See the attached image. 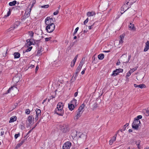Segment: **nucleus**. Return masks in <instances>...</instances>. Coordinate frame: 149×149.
<instances>
[{"instance_id": "nucleus-64", "label": "nucleus", "mask_w": 149, "mask_h": 149, "mask_svg": "<svg viewBox=\"0 0 149 149\" xmlns=\"http://www.w3.org/2000/svg\"><path fill=\"white\" fill-rule=\"evenodd\" d=\"M77 92H76L75 93V97L77 95Z\"/></svg>"}, {"instance_id": "nucleus-14", "label": "nucleus", "mask_w": 149, "mask_h": 149, "mask_svg": "<svg viewBox=\"0 0 149 149\" xmlns=\"http://www.w3.org/2000/svg\"><path fill=\"white\" fill-rule=\"evenodd\" d=\"M125 35L124 34H123L120 36V40L119 41V44H122L123 42V40L124 38Z\"/></svg>"}, {"instance_id": "nucleus-30", "label": "nucleus", "mask_w": 149, "mask_h": 149, "mask_svg": "<svg viewBox=\"0 0 149 149\" xmlns=\"http://www.w3.org/2000/svg\"><path fill=\"white\" fill-rule=\"evenodd\" d=\"M129 27L130 29L131 30H134V27L133 24H132L131 23H130L129 25Z\"/></svg>"}, {"instance_id": "nucleus-8", "label": "nucleus", "mask_w": 149, "mask_h": 149, "mask_svg": "<svg viewBox=\"0 0 149 149\" xmlns=\"http://www.w3.org/2000/svg\"><path fill=\"white\" fill-rule=\"evenodd\" d=\"M74 98L68 104V107L71 111H72L74 109Z\"/></svg>"}, {"instance_id": "nucleus-1", "label": "nucleus", "mask_w": 149, "mask_h": 149, "mask_svg": "<svg viewBox=\"0 0 149 149\" xmlns=\"http://www.w3.org/2000/svg\"><path fill=\"white\" fill-rule=\"evenodd\" d=\"M63 104L62 102H58L57 104L56 109L55 110V113L60 116H62L64 113L63 110Z\"/></svg>"}, {"instance_id": "nucleus-57", "label": "nucleus", "mask_w": 149, "mask_h": 149, "mask_svg": "<svg viewBox=\"0 0 149 149\" xmlns=\"http://www.w3.org/2000/svg\"><path fill=\"white\" fill-rule=\"evenodd\" d=\"M79 29V27H77L75 29V33L77 32Z\"/></svg>"}, {"instance_id": "nucleus-22", "label": "nucleus", "mask_w": 149, "mask_h": 149, "mask_svg": "<svg viewBox=\"0 0 149 149\" xmlns=\"http://www.w3.org/2000/svg\"><path fill=\"white\" fill-rule=\"evenodd\" d=\"M25 140L26 139H23L21 140L20 141L19 143L17 144L16 147L17 148L20 147L25 141Z\"/></svg>"}, {"instance_id": "nucleus-7", "label": "nucleus", "mask_w": 149, "mask_h": 149, "mask_svg": "<svg viewBox=\"0 0 149 149\" xmlns=\"http://www.w3.org/2000/svg\"><path fill=\"white\" fill-rule=\"evenodd\" d=\"M60 130L63 132H66L69 130V128L67 125L65 124H63L60 126Z\"/></svg>"}, {"instance_id": "nucleus-32", "label": "nucleus", "mask_w": 149, "mask_h": 149, "mask_svg": "<svg viewBox=\"0 0 149 149\" xmlns=\"http://www.w3.org/2000/svg\"><path fill=\"white\" fill-rule=\"evenodd\" d=\"M33 32L32 31H29L28 32V34L30 38H32L33 36Z\"/></svg>"}, {"instance_id": "nucleus-4", "label": "nucleus", "mask_w": 149, "mask_h": 149, "mask_svg": "<svg viewBox=\"0 0 149 149\" xmlns=\"http://www.w3.org/2000/svg\"><path fill=\"white\" fill-rule=\"evenodd\" d=\"M75 137H76V139H77V140L79 138L86 139V135H85L81 133V132H76Z\"/></svg>"}, {"instance_id": "nucleus-53", "label": "nucleus", "mask_w": 149, "mask_h": 149, "mask_svg": "<svg viewBox=\"0 0 149 149\" xmlns=\"http://www.w3.org/2000/svg\"><path fill=\"white\" fill-rule=\"evenodd\" d=\"M40 117V116H37V115L36 116V117L35 118V120L36 121H37L38 120L39 118Z\"/></svg>"}, {"instance_id": "nucleus-34", "label": "nucleus", "mask_w": 149, "mask_h": 149, "mask_svg": "<svg viewBox=\"0 0 149 149\" xmlns=\"http://www.w3.org/2000/svg\"><path fill=\"white\" fill-rule=\"evenodd\" d=\"M117 72L118 73L122 72H123V70L122 69L119 68L116 69Z\"/></svg>"}, {"instance_id": "nucleus-9", "label": "nucleus", "mask_w": 149, "mask_h": 149, "mask_svg": "<svg viewBox=\"0 0 149 149\" xmlns=\"http://www.w3.org/2000/svg\"><path fill=\"white\" fill-rule=\"evenodd\" d=\"M71 146V143L70 141H67L64 143L62 147V149H69Z\"/></svg>"}, {"instance_id": "nucleus-50", "label": "nucleus", "mask_w": 149, "mask_h": 149, "mask_svg": "<svg viewBox=\"0 0 149 149\" xmlns=\"http://www.w3.org/2000/svg\"><path fill=\"white\" fill-rule=\"evenodd\" d=\"M131 58V55H130L128 56V61H127L125 63H127L129 62V61H130Z\"/></svg>"}, {"instance_id": "nucleus-60", "label": "nucleus", "mask_w": 149, "mask_h": 149, "mask_svg": "<svg viewBox=\"0 0 149 149\" xmlns=\"http://www.w3.org/2000/svg\"><path fill=\"white\" fill-rule=\"evenodd\" d=\"M35 67L34 65H31V66H30V67L31 68H33V67Z\"/></svg>"}, {"instance_id": "nucleus-42", "label": "nucleus", "mask_w": 149, "mask_h": 149, "mask_svg": "<svg viewBox=\"0 0 149 149\" xmlns=\"http://www.w3.org/2000/svg\"><path fill=\"white\" fill-rule=\"evenodd\" d=\"M135 2L133 0H130L129 2V5H131Z\"/></svg>"}, {"instance_id": "nucleus-27", "label": "nucleus", "mask_w": 149, "mask_h": 149, "mask_svg": "<svg viewBox=\"0 0 149 149\" xmlns=\"http://www.w3.org/2000/svg\"><path fill=\"white\" fill-rule=\"evenodd\" d=\"M104 58V55L103 54H101L98 55V58L100 60H102Z\"/></svg>"}, {"instance_id": "nucleus-35", "label": "nucleus", "mask_w": 149, "mask_h": 149, "mask_svg": "<svg viewBox=\"0 0 149 149\" xmlns=\"http://www.w3.org/2000/svg\"><path fill=\"white\" fill-rule=\"evenodd\" d=\"M97 107V104H94L93 105V110H94L96 109Z\"/></svg>"}, {"instance_id": "nucleus-17", "label": "nucleus", "mask_w": 149, "mask_h": 149, "mask_svg": "<svg viewBox=\"0 0 149 149\" xmlns=\"http://www.w3.org/2000/svg\"><path fill=\"white\" fill-rule=\"evenodd\" d=\"M87 15L88 17L93 16L95 15V13L94 11L88 12L87 13Z\"/></svg>"}, {"instance_id": "nucleus-40", "label": "nucleus", "mask_w": 149, "mask_h": 149, "mask_svg": "<svg viewBox=\"0 0 149 149\" xmlns=\"http://www.w3.org/2000/svg\"><path fill=\"white\" fill-rule=\"evenodd\" d=\"M137 69V68H134L131 69L129 71L131 73H132L134 71H135Z\"/></svg>"}, {"instance_id": "nucleus-31", "label": "nucleus", "mask_w": 149, "mask_h": 149, "mask_svg": "<svg viewBox=\"0 0 149 149\" xmlns=\"http://www.w3.org/2000/svg\"><path fill=\"white\" fill-rule=\"evenodd\" d=\"M82 113L81 112H79V111L78 112L77 115L76 116V118L77 119L79 117H80L81 114H82Z\"/></svg>"}, {"instance_id": "nucleus-43", "label": "nucleus", "mask_w": 149, "mask_h": 149, "mask_svg": "<svg viewBox=\"0 0 149 149\" xmlns=\"http://www.w3.org/2000/svg\"><path fill=\"white\" fill-rule=\"evenodd\" d=\"M88 18H87L84 22V25H86V24L88 22Z\"/></svg>"}, {"instance_id": "nucleus-23", "label": "nucleus", "mask_w": 149, "mask_h": 149, "mask_svg": "<svg viewBox=\"0 0 149 149\" xmlns=\"http://www.w3.org/2000/svg\"><path fill=\"white\" fill-rule=\"evenodd\" d=\"M13 55L14 56L15 58H18L20 57V54L19 52H15Z\"/></svg>"}, {"instance_id": "nucleus-16", "label": "nucleus", "mask_w": 149, "mask_h": 149, "mask_svg": "<svg viewBox=\"0 0 149 149\" xmlns=\"http://www.w3.org/2000/svg\"><path fill=\"white\" fill-rule=\"evenodd\" d=\"M149 49V41H147L146 43V45L144 49V52H146Z\"/></svg>"}, {"instance_id": "nucleus-51", "label": "nucleus", "mask_w": 149, "mask_h": 149, "mask_svg": "<svg viewBox=\"0 0 149 149\" xmlns=\"http://www.w3.org/2000/svg\"><path fill=\"white\" fill-rule=\"evenodd\" d=\"M130 0H126L125 1V3L127 5H129V2Z\"/></svg>"}, {"instance_id": "nucleus-5", "label": "nucleus", "mask_w": 149, "mask_h": 149, "mask_svg": "<svg viewBox=\"0 0 149 149\" xmlns=\"http://www.w3.org/2000/svg\"><path fill=\"white\" fill-rule=\"evenodd\" d=\"M55 26L54 24H52L46 26V30L47 32L51 33L52 32L54 29Z\"/></svg>"}, {"instance_id": "nucleus-21", "label": "nucleus", "mask_w": 149, "mask_h": 149, "mask_svg": "<svg viewBox=\"0 0 149 149\" xmlns=\"http://www.w3.org/2000/svg\"><path fill=\"white\" fill-rule=\"evenodd\" d=\"M85 107V105L84 104H82L79 107L78 110L79 111V112H81V113L83 112V109Z\"/></svg>"}, {"instance_id": "nucleus-39", "label": "nucleus", "mask_w": 149, "mask_h": 149, "mask_svg": "<svg viewBox=\"0 0 149 149\" xmlns=\"http://www.w3.org/2000/svg\"><path fill=\"white\" fill-rule=\"evenodd\" d=\"M132 73L129 71L127 73L126 75V77L127 78L128 77H129L131 74Z\"/></svg>"}, {"instance_id": "nucleus-26", "label": "nucleus", "mask_w": 149, "mask_h": 149, "mask_svg": "<svg viewBox=\"0 0 149 149\" xmlns=\"http://www.w3.org/2000/svg\"><path fill=\"white\" fill-rule=\"evenodd\" d=\"M16 88L15 86H11L10 87L8 90L7 91L6 93V94H7L8 93H9L12 90H13L14 89H16Z\"/></svg>"}, {"instance_id": "nucleus-62", "label": "nucleus", "mask_w": 149, "mask_h": 149, "mask_svg": "<svg viewBox=\"0 0 149 149\" xmlns=\"http://www.w3.org/2000/svg\"><path fill=\"white\" fill-rule=\"evenodd\" d=\"M129 132H132V130L131 129H129L128 130Z\"/></svg>"}, {"instance_id": "nucleus-6", "label": "nucleus", "mask_w": 149, "mask_h": 149, "mask_svg": "<svg viewBox=\"0 0 149 149\" xmlns=\"http://www.w3.org/2000/svg\"><path fill=\"white\" fill-rule=\"evenodd\" d=\"M54 21L52 18L47 17L45 20V23L46 26L54 24Z\"/></svg>"}, {"instance_id": "nucleus-45", "label": "nucleus", "mask_w": 149, "mask_h": 149, "mask_svg": "<svg viewBox=\"0 0 149 149\" xmlns=\"http://www.w3.org/2000/svg\"><path fill=\"white\" fill-rule=\"evenodd\" d=\"M20 136L19 133L18 134H15V139H17L18 137H19Z\"/></svg>"}, {"instance_id": "nucleus-29", "label": "nucleus", "mask_w": 149, "mask_h": 149, "mask_svg": "<svg viewBox=\"0 0 149 149\" xmlns=\"http://www.w3.org/2000/svg\"><path fill=\"white\" fill-rule=\"evenodd\" d=\"M17 3V1H14L12 2H10L9 3V5L10 6H14Z\"/></svg>"}, {"instance_id": "nucleus-44", "label": "nucleus", "mask_w": 149, "mask_h": 149, "mask_svg": "<svg viewBox=\"0 0 149 149\" xmlns=\"http://www.w3.org/2000/svg\"><path fill=\"white\" fill-rule=\"evenodd\" d=\"M52 38L51 37H50L49 38H45V41L46 42L50 40Z\"/></svg>"}, {"instance_id": "nucleus-52", "label": "nucleus", "mask_w": 149, "mask_h": 149, "mask_svg": "<svg viewBox=\"0 0 149 149\" xmlns=\"http://www.w3.org/2000/svg\"><path fill=\"white\" fill-rule=\"evenodd\" d=\"M34 128V127H33V128H32V129H31L29 131V132L27 133V135L28 134H30L31 132L32 131V130Z\"/></svg>"}, {"instance_id": "nucleus-47", "label": "nucleus", "mask_w": 149, "mask_h": 149, "mask_svg": "<svg viewBox=\"0 0 149 149\" xmlns=\"http://www.w3.org/2000/svg\"><path fill=\"white\" fill-rule=\"evenodd\" d=\"M94 23L91 26H88V28L90 30L92 29L93 28V26L94 25Z\"/></svg>"}, {"instance_id": "nucleus-61", "label": "nucleus", "mask_w": 149, "mask_h": 149, "mask_svg": "<svg viewBox=\"0 0 149 149\" xmlns=\"http://www.w3.org/2000/svg\"><path fill=\"white\" fill-rule=\"evenodd\" d=\"M46 99H45V100H43V101L42 102V104H43L46 101Z\"/></svg>"}, {"instance_id": "nucleus-24", "label": "nucleus", "mask_w": 149, "mask_h": 149, "mask_svg": "<svg viewBox=\"0 0 149 149\" xmlns=\"http://www.w3.org/2000/svg\"><path fill=\"white\" fill-rule=\"evenodd\" d=\"M7 128L3 127L1 128V136H3L4 135V132L6 131V130Z\"/></svg>"}, {"instance_id": "nucleus-10", "label": "nucleus", "mask_w": 149, "mask_h": 149, "mask_svg": "<svg viewBox=\"0 0 149 149\" xmlns=\"http://www.w3.org/2000/svg\"><path fill=\"white\" fill-rule=\"evenodd\" d=\"M32 7V6H31V7L30 8H29V7H28L26 9V11H25V12L24 14V16L25 17H26V18L30 16V13Z\"/></svg>"}, {"instance_id": "nucleus-63", "label": "nucleus", "mask_w": 149, "mask_h": 149, "mask_svg": "<svg viewBox=\"0 0 149 149\" xmlns=\"http://www.w3.org/2000/svg\"><path fill=\"white\" fill-rule=\"evenodd\" d=\"M39 124V122H37L35 125V126L34 127V128L38 124Z\"/></svg>"}, {"instance_id": "nucleus-25", "label": "nucleus", "mask_w": 149, "mask_h": 149, "mask_svg": "<svg viewBox=\"0 0 149 149\" xmlns=\"http://www.w3.org/2000/svg\"><path fill=\"white\" fill-rule=\"evenodd\" d=\"M36 115L38 116H40L41 111L40 109H36Z\"/></svg>"}, {"instance_id": "nucleus-11", "label": "nucleus", "mask_w": 149, "mask_h": 149, "mask_svg": "<svg viewBox=\"0 0 149 149\" xmlns=\"http://www.w3.org/2000/svg\"><path fill=\"white\" fill-rule=\"evenodd\" d=\"M83 65V62L81 61L80 64L79 65V66L77 67V69L76 70V75H75V79L76 78V77L77 75V74L79 72L80 70H81L82 67Z\"/></svg>"}, {"instance_id": "nucleus-2", "label": "nucleus", "mask_w": 149, "mask_h": 149, "mask_svg": "<svg viewBox=\"0 0 149 149\" xmlns=\"http://www.w3.org/2000/svg\"><path fill=\"white\" fill-rule=\"evenodd\" d=\"M140 121L138 119H134L132 124V127L135 130H137L139 127L140 126Z\"/></svg>"}, {"instance_id": "nucleus-18", "label": "nucleus", "mask_w": 149, "mask_h": 149, "mask_svg": "<svg viewBox=\"0 0 149 149\" xmlns=\"http://www.w3.org/2000/svg\"><path fill=\"white\" fill-rule=\"evenodd\" d=\"M17 118L16 116H14L11 117L10 118V120L9 121V123L13 122L16 120Z\"/></svg>"}, {"instance_id": "nucleus-56", "label": "nucleus", "mask_w": 149, "mask_h": 149, "mask_svg": "<svg viewBox=\"0 0 149 149\" xmlns=\"http://www.w3.org/2000/svg\"><path fill=\"white\" fill-rule=\"evenodd\" d=\"M78 104V103H77V100L75 99V106H77Z\"/></svg>"}, {"instance_id": "nucleus-15", "label": "nucleus", "mask_w": 149, "mask_h": 149, "mask_svg": "<svg viewBox=\"0 0 149 149\" xmlns=\"http://www.w3.org/2000/svg\"><path fill=\"white\" fill-rule=\"evenodd\" d=\"M117 136V134L115 135L110 140L109 142V144L110 145H112L113 142L115 141L116 140V137Z\"/></svg>"}, {"instance_id": "nucleus-20", "label": "nucleus", "mask_w": 149, "mask_h": 149, "mask_svg": "<svg viewBox=\"0 0 149 149\" xmlns=\"http://www.w3.org/2000/svg\"><path fill=\"white\" fill-rule=\"evenodd\" d=\"M143 112L146 116H148L149 115V107L147 109H144Z\"/></svg>"}, {"instance_id": "nucleus-48", "label": "nucleus", "mask_w": 149, "mask_h": 149, "mask_svg": "<svg viewBox=\"0 0 149 149\" xmlns=\"http://www.w3.org/2000/svg\"><path fill=\"white\" fill-rule=\"evenodd\" d=\"M136 145L138 147V148L139 149L140 148V147H139L140 142H139V141H138V143H137V142H136Z\"/></svg>"}, {"instance_id": "nucleus-28", "label": "nucleus", "mask_w": 149, "mask_h": 149, "mask_svg": "<svg viewBox=\"0 0 149 149\" xmlns=\"http://www.w3.org/2000/svg\"><path fill=\"white\" fill-rule=\"evenodd\" d=\"M119 73L117 72V71L116 70H114L112 74H111V76H115L118 74Z\"/></svg>"}, {"instance_id": "nucleus-36", "label": "nucleus", "mask_w": 149, "mask_h": 149, "mask_svg": "<svg viewBox=\"0 0 149 149\" xmlns=\"http://www.w3.org/2000/svg\"><path fill=\"white\" fill-rule=\"evenodd\" d=\"M11 11L10 9H9L8 12L7 13L6 15H5V16L6 17H7L9 16L10 14Z\"/></svg>"}, {"instance_id": "nucleus-13", "label": "nucleus", "mask_w": 149, "mask_h": 149, "mask_svg": "<svg viewBox=\"0 0 149 149\" xmlns=\"http://www.w3.org/2000/svg\"><path fill=\"white\" fill-rule=\"evenodd\" d=\"M32 116H29L27 118V119L26 122H28L29 125L30 126L32 124Z\"/></svg>"}, {"instance_id": "nucleus-58", "label": "nucleus", "mask_w": 149, "mask_h": 149, "mask_svg": "<svg viewBox=\"0 0 149 149\" xmlns=\"http://www.w3.org/2000/svg\"><path fill=\"white\" fill-rule=\"evenodd\" d=\"M134 141V140L133 139H131L130 140L131 143H133Z\"/></svg>"}, {"instance_id": "nucleus-38", "label": "nucleus", "mask_w": 149, "mask_h": 149, "mask_svg": "<svg viewBox=\"0 0 149 149\" xmlns=\"http://www.w3.org/2000/svg\"><path fill=\"white\" fill-rule=\"evenodd\" d=\"M74 65V58L73 59L71 64V67H73Z\"/></svg>"}, {"instance_id": "nucleus-12", "label": "nucleus", "mask_w": 149, "mask_h": 149, "mask_svg": "<svg viewBox=\"0 0 149 149\" xmlns=\"http://www.w3.org/2000/svg\"><path fill=\"white\" fill-rule=\"evenodd\" d=\"M20 78L18 76H15L13 77V81L14 84H16L19 81Z\"/></svg>"}, {"instance_id": "nucleus-3", "label": "nucleus", "mask_w": 149, "mask_h": 149, "mask_svg": "<svg viewBox=\"0 0 149 149\" xmlns=\"http://www.w3.org/2000/svg\"><path fill=\"white\" fill-rule=\"evenodd\" d=\"M33 40V39H28L26 40L27 43L26 45L28 47L32 45H34L35 44H38L40 42V40H34V42H33L32 41Z\"/></svg>"}, {"instance_id": "nucleus-54", "label": "nucleus", "mask_w": 149, "mask_h": 149, "mask_svg": "<svg viewBox=\"0 0 149 149\" xmlns=\"http://www.w3.org/2000/svg\"><path fill=\"white\" fill-rule=\"evenodd\" d=\"M85 70H86V69H84V70H83L81 72V74H84V73H85Z\"/></svg>"}, {"instance_id": "nucleus-55", "label": "nucleus", "mask_w": 149, "mask_h": 149, "mask_svg": "<svg viewBox=\"0 0 149 149\" xmlns=\"http://www.w3.org/2000/svg\"><path fill=\"white\" fill-rule=\"evenodd\" d=\"M38 68L39 67L38 65L37 66L36 68V71H38Z\"/></svg>"}, {"instance_id": "nucleus-33", "label": "nucleus", "mask_w": 149, "mask_h": 149, "mask_svg": "<svg viewBox=\"0 0 149 149\" xmlns=\"http://www.w3.org/2000/svg\"><path fill=\"white\" fill-rule=\"evenodd\" d=\"M32 47H29V48L26 49V51L24 52L23 51V53H25V52H28L30 51L31 49H32Z\"/></svg>"}, {"instance_id": "nucleus-41", "label": "nucleus", "mask_w": 149, "mask_h": 149, "mask_svg": "<svg viewBox=\"0 0 149 149\" xmlns=\"http://www.w3.org/2000/svg\"><path fill=\"white\" fill-rule=\"evenodd\" d=\"M142 116H141V115H139V116H138L136 118H134V119H138V120H139L140 119H141V118H142Z\"/></svg>"}, {"instance_id": "nucleus-49", "label": "nucleus", "mask_w": 149, "mask_h": 149, "mask_svg": "<svg viewBox=\"0 0 149 149\" xmlns=\"http://www.w3.org/2000/svg\"><path fill=\"white\" fill-rule=\"evenodd\" d=\"M58 10H57L53 14L54 15H57L58 13Z\"/></svg>"}, {"instance_id": "nucleus-19", "label": "nucleus", "mask_w": 149, "mask_h": 149, "mask_svg": "<svg viewBox=\"0 0 149 149\" xmlns=\"http://www.w3.org/2000/svg\"><path fill=\"white\" fill-rule=\"evenodd\" d=\"M134 86L135 87H139L141 88H145L146 87L145 84H134Z\"/></svg>"}, {"instance_id": "nucleus-46", "label": "nucleus", "mask_w": 149, "mask_h": 149, "mask_svg": "<svg viewBox=\"0 0 149 149\" xmlns=\"http://www.w3.org/2000/svg\"><path fill=\"white\" fill-rule=\"evenodd\" d=\"M49 6L48 5H45L41 6L42 8H47L49 7Z\"/></svg>"}, {"instance_id": "nucleus-59", "label": "nucleus", "mask_w": 149, "mask_h": 149, "mask_svg": "<svg viewBox=\"0 0 149 149\" xmlns=\"http://www.w3.org/2000/svg\"><path fill=\"white\" fill-rule=\"evenodd\" d=\"M41 52V50H38L37 52L38 54H40Z\"/></svg>"}, {"instance_id": "nucleus-37", "label": "nucleus", "mask_w": 149, "mask_h": 149, "mask_svg": "<svg viewBox=\"0 0 149 149\" xmlns=\"http://www.w3.org/2000/svg\"><path fill=\"white\" fill-rule=\"evenodd\" d=\"M30 112L29 109H28L25 110V113L27 114H29Z\"/></svg>"}]
</instances>
